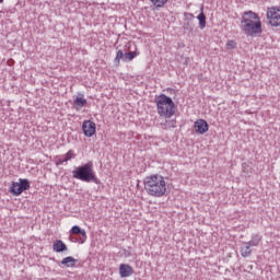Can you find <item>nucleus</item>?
<instances>
[{"mask_svg": "<svg viewBox=\"0 0 280 280\" xmlns=\"http://www.w3.org/2000/svg\"><path fill=\"white\" fill-rule=\"evenodd\" d=\"M144 189L153 198H163L167 191V182L163 175L154 174L144 178Z\"/></svg>", "mask_w": 280, "mask_h": 280, "instance_id": "f257e3e1", "label": "nucleus"}, {"mask_svg": "<svg viewBox=\"0 0 280 280\" xmlns=\"http://www.w3.org/2000/svg\"><path fill=\"white\" fill-rule=\"evenodd\" d=\"M241 30L246 36L261 34V18L253 11H245L241 19Z\"/></svg>", "mask_w": 280, "mask_h": 280, "instance_id": "f03ea898", "label": "nucleus"}, {"mask_svg": "<svg viewBox=\"0 0 280 280\" xmlns=\"http://www.w3.org/2000/svg\"><path fill=\"white\" fill-rule=\"evenodd\" d=\"M72 176L77 180H82V183H94L95 185H101L102 180L97 178L95 171L93 170V162H88L74 171H72Z\"/></svg>", "mask_w": 280, "mask_h": 280, "instance_id": "7ed1b4c3", "label": "nucleus"}, {"mask_svg": "<svg viewBox=\"0 0 280 280\" xmlns=\"http://www.w3.org/2000/svg\"><path fill=\"white\" fill-rule=\"evenodd\" d=\"M155 106L158 110V115L163 119H171L174 117L176 113V106L174 105V101L172 97L161 94L160 96L155 97Z\"/></svg>", "mask_w": 280, "mask_h": 280, "instance_id": "20e7f679", "label": "nucleus"}, {"mask_svg": "<svg viewBox=\"0 0 280 280\" xmlns=\"http://www.w3.org/2000/svg\"><path fill=\"white\" fill-rule=\"evenodd\" d=\"M30 189V180L20 178L19 182H13L10 191L13 196H21L23 191Z\"/></svg>", "mask_w": 280, "mask_h": 280, "instance_id": "39448f33", "label": "nucleus"}, {"mask_svg": "<svg viewBox=\"0 0 280 280\" xmlns=\"http://www.w3.org/2000/svg\"><path fill=\"white\" fill-rule=\"evenodd\" d=\"M267 19L271 27L280 26V10L277 7H270L267 9Z\"/></svg>", "mask_w": 280, "mask_h": 280, "instance_id": "423d86ee", "label": "nucleus"}, {"mask_svg": "<svg viewBox=\"0 0 280 280\" xmlns=\"http://www.w3.org/2000/svg\"><path fill=\"white\" fill-rule=\"evenodd\" d=\"M138 54L137 51H129L124 54L122 50H118L115 57L116 65H119V62L122 60V62H130L137 58Z\"/></svg>", "mask_w": 280, "mask_h": 280, "instance_id": "0eeeda50", "label": "nucleus"}, {"mask_svg": "<svg viewBox=\"0 0 280 280\" xmlns=\"http://www.w3.org/2000/svg\"><path fill=\"white\" fill-rule=\"evenodd\" d=\"M73 159H75V152H73V150H69L66 154L57 155L55 158V165L57 167L60 165H65V163H68V161H71Z\"/></svg>", "mask_w": 280, "mask_h": 280, "instance_id": "6e6552de", "label": "nucleus"}, {"mask_svg": "<svg viewBox=\"0 0 280 280\" xmlns=\"http://www.w3.org/2000/svg\"><path fill=\"white\" fill-rule=\"evenodd\" d=\"M82 130L85 137H93L96 130L95 122H93L92 120H84L82 125Z\"/></svg>", "mask_w": 280, "mask_h": 280, "instance_id": "1a4fd4ad", "label": "nucleus"}, {"mask_svg": "<svg viewBox=\"0 0 280 280\" xmlns=\"http://www.w3.org/2000/svg\"><path fill=\"white\" fill-rule=\"evenodd\" d=\"M132 275H135V269H132V266L128 264H120L119 276L121 279H127L128 277H132Z\"/></svg>", "mask_w": 280, "mask_h": 280, "instance_id": "9d476101", "label": "nucleus"}, {"mask_svg": "<svg viewBox=\"0 0 280 280\" xmlns=\"http://www.w3.org/2000/svg\"><path fill=\"white\" fill-rule=\"evenodd\" d=\"M70 233L73 235H80L79 240H77L79 244H84V242H86V230H82L80 226L73 225L70 230Z\"/></svg>", "mask_w": 280, "mask_h": 280, "instance_id": "9b49d317", "label": "nucleus"}, {"mask_svg": "<svg viewBox=\"0 0 280 280\" xmlns=\"http://www.w3.org/2000/svg\"><path fill=\"white\" fill-rule=\"evenodd\" d=\"M195 128L198 135H205V132L209 131V124L205 119H198L195 121Z\"/></svg>", "mask_w": 280, "mask_h": 280, "instance_id": "f8f14e48", "label": "nucleus"}, {"mask_svg": "<svg viewBox=\"0 0 280 280\" xmlns=\"http://www.w3.org/2000/svg\"><path fill=\"white\" fill-rule=\"evenodd\" d=\"M88 101L84 98V94H79L73 101V108H75V110H82Z\"/></svg>", "mask_w": 280, "mask_h": 280, "instance_id": "ddd939ff", "label": "nucleus"}, {"mask_svg": "<svg viewBox=\"0 0 280 280\" xmlns=\"http://www.w3.org/2000/svg\"><path fill=\"white\" fill-rule=\"evenodd\" d=\"M52 250L55 253H65V250H67V244L61 240H57L52 243Z\"/></svg>", "mask_w": 280, "mask_h": 280, "instance_id": "4468645a", "label": "nucleus"}, {"mask_svg": "<svg viewBox=\"0 0 280 280\" xmlns=\"http://www.w3.org/2000/svg\"><path fill=\"white\" fill-rule=\"evenodd\" d=\"M61 264L62 266H66V268H74L78 260L72 256H68L61 260Z\"/></svg>", "mask_w": 280, "mask_h": 280, "instance_id": "2eb2a0df", "label": "nucleus"}, {"mask_svg": "<svg viewBox=\"0 0 280 280\" xmlns=\"http://www.w3.org/2000/svg\"><path fill=\"white\" fill-rule=\"evenodd\" d=\"M241 255L242 257H250V255H253V247H250L248 243H244V245L241 246Z\"/></svg>", "mask_w": 280, "mask_h": 280, "instance_id": "dca6fc26", "label": "nucleus"}, {"mask_svg": "<svg viewBox=\"0 0 280 280\" xmlns=\"http://www.w3.org/2000/svg\"><path fill=\"white\" fill-rule=\"evenodd\" d=\"M161 126L163 130H170V128H176V119L167 120V118H165V121L161 122Z\"/></svg>", "mask_w": 280, "mask_h": 280, "instance_id": "f3484780", "label": "nucleus"}, {"mask_svg": "<svg viewBox=\"0 0 280 280\" xmlns=\"http://www.w3.org/2000/svg\"><path fill=\"white\" fill-rule=\"evenodd\" d=\"M260 242H261V236L254 235V236H252V240L246 243L249 247L255 248V246H257Z\"/></svg>", "mask_w": 280, "mask_h": 280, "instance_id": "a211bd4d", "label": "nucleus"}, {"mask_svg": "<svg viewBox=\"0 0 280 280\" xmlns=\"http://www.w3.org/2000/svg\"><path fill=\"white\" fill-rule=\"evenodd\" d=\"M198 21H199V27L200 30H205V27H207V16L205 15L203 12H201L198 16H197Z\"/></svg>", "mask_w": 280, "mask_h": 280, "instance_id": "6ab92c4d", "label": "nucleus"}, {"mask_svg": "<svg viewBox=\"0 0 280 280\" xmlns=\"http://www.w3.org/2000/svg\"><path fill=\"white\" fill-rule=\"evenodd\" d=\"M168 0H150V2L152 3V5H154V8H163V5H165V3H167Z\"/></svg>", "mask_w": 280, "mask_h": 280, "instance_id": "aec40b11", "label": "nucleus"}, {"mask_svg": "<svg viewBox=\"0 0 280 280\" xmlns=\"http://www.w3.org/2000/svg\"><path fill=\"white\" fill-rule=\"evenodd\" d=\"M235 47H237V43H235V40L230 39L226 43V49H235Z\"/></svg>", "mask_w": 280, "mask_h": 280, "instance_id": "412c9836", "label": "nucleus"}, {"mask_svg": "<svg viewBox=\"0 0 280 280\" xmlns=\"http://www.w3.org/2000/svg\"><path fill=\"white\" fill-rule=\"evenodd\" d=\"M0 3H3V0H0Z\"/></svg>", "mask_w": 280, "mask_h": 280, "instance_id": "4be33fe9", "label": "nucleus"}]
</instances>
